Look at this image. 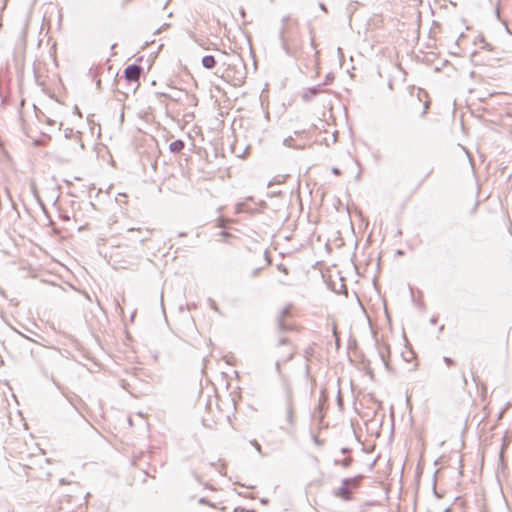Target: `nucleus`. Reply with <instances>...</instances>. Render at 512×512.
I'll list each match as a JSON object with an SVG mask.
<instances>
[{"mask_svg":"<svg viewBox=\"0 0 512 512\" xmlns=\"http://www.w3.org/2000/svg\"><path fill=\"white\" fill-rule=\"evenodd\" d=\"M297 23L292 21L290 16L282 18V27L279 32V38L282 48L286 54L293 56L297 46Z\"/></svg>","mask_w":512,"mask_h":512,"instance_id":"1","label":"nucleus"},{"mask_svg":"<svg viewBox=\"0 0 512 512\" xmlns=\"http://www.w3.org/2000/svg\"><path fill=\"white\" fill-rule=\"evenodd\" d=\"M363 479V475H357L352 478H344L341 481V486L334 492V495L344 501L352 500L354 491L358 489Z\"/></svg>","mask_w":512,"mask_h":512,"instance_id":"2","label":"nucleus"},{"mask_svg":"<svg viewBox=\"0 0 512 512\" xmlns=\"http://www.w3.org/2000/svg\"><path fill=\"white\" fill-rule=\"evenodd\" d=\"M285 417L286 425L281 426V429L291 434L294 430L295 419H294V399L290 388L285 390Z\"/></svg>","mask_w":512,"mask_h":512,"instance_id":"3","label":"nucleus"},{"mask_svg":"<svg viewBox=\"0 0 512 512\" xmlns=\"http://www.w3.org/2000/svg\"><path fill=\"white\" fill-rule=\"evenodd\" d=\"M143 68L137 64H131L124 70V75L129 82H138Z\"/></svg>","mask_w":512,"mask_h":512,"instance_id":"4","label":"nucleus"},{"mask_svg":"<svg viewBox=\"0 0 512 512\" xmlns=\"http://www.w3.org/2000/svg\"><path fill=\"white\" fill-rule=\"evenodd\" d=\"M290 308H291V305H288L285 308H283L277 317L278 328L281 332H286V331H289L292 329V327L290 325H288L284 322V319L289 317L291 314Z\"/></svg>","mask_w":512,"mask_h":512,"instance_id":"5","label":"nucleus"},{"mask_svg":"<svg viewBox=\"0 0 512 512\" xmlns=\"http://www.w3.org/2000/svg\"><path fill=\"white\" fill-rule=\"evenodd\" d=\"M128 233H131L133 234L134 232H138L139 234H142V235H138V237H128L129 240H139L141 243H144L148 240H150L151 238V234H152V231L149 230V229H145V231H143L142 229L140 228H129L127 230Z\"/></svg>","mask_w":512,"mask_h":512,"instance_id":"6","label":"nucleus"},{"mask_svg":"<svg viewBox=\"0 0 512 512\" xmlns=\"http://www.w3.org/2000/svg\"><path fill=\"white\" fill-rule=\"evenodd\" d=\"M327 400H328V396L326 394V391H325V389H322L320 392L318 406L314 410V417H318L320 420L323 419L324 416H323L322 412L324 410Z\"/></svg>","mask_w":512,"mask_h":512,"instance_id":"7","label":"nucleus"},{"mask_svg":"<svg viewBox=\"0 0 512 512\" xmlns=\"http://www.w3.org/2000/svg\"><path fill=\"white\" fill-rule=\"evenodd\" d=\"M322 85H317L306 89L302 95L304 101H310L321 92Z\"/></svg>","mask_w":512,"mask_h":512,"instance_id":"8","label":"nucleus"},{"mask_svg":"<svg viewBox=\"0 0 512 512\" xmlns=\"http://www.w3.org/2000/svg\"><path fill=\"white\" fill-rule=\"evenodd\" d=\"M217 64L216 59L212 55H206L202 58V65L206 69H213Z\"/></svg>","mask_w":512,"mask_h":512,"instance_id":"9","label":"nucleus"},{"mask_svg":"<svg viewBox=\"0 0 512 512\" xmlns=\"http://www.w3.org/2000/svg\"><path fill=\"white\" fill-rule=\"evenodd\" d=\"M378 354L385 367L388 368L387 355L389 354V347L385 345L379 346Z\"/></svg>","mask_w":512,"mask_h":512,"instance_id":"10","label":"nucleus"},{"mask_svg":"<svg viewBox=\"0 0 512 512\" xmlns=\"http://www.w3.org/2000/svg\"><path fill=\"white\" fill-rule=\"evenodd\" d=\"M184 146H185L184 142L182 140L178 139V140H175L172 143H170L169 150L172 153H180L183 150Z\"/></svg>","mask_w":512,"mask_h":512,"instance_id":"11","label":"nucleus"},{"mask_svg":"<svg viewBox=\"0 0 512 512\" xmlns=\"http://www.w3.org/2000/svg\"><path fill=\"white\" fill-rule=\"evenodd\" d=\"M283 144L287 147L294 148V149H303L305 146L304 144H299V145L295 144L294 138L291 136L285 138L283 141Z\"/></svg>","mask_w":512,"mask_h":512,"instance_id":"12","label":"nucleus"},{"mask_svg":"<svg viewBox=\"0 0 512 512\" xmlns=\"http://www.w3.org/2000/svg\"><path fill=\"white\" fill-rule=\"evenodd\" d=\"M353 462V459L351 457H346L343 460H334L335 465H341L344 468H348Z\"/></svg>","mask_w":512,"mask_h":512,"instance_id":"13","label":"nucleus"},{"mask_svg":"<svg viewBox=\"0 0 512 512\" xmlns=\"http://www.w3.org/2000/svg\"><path fill=\"white\" fill-rule=\"evenodd\" d=\"M208 303H209V306L211 307V309H213L216 312H220L216 302L212 298L208 299Z\"/></svg>","mask_w":512,"mask_h":512,"instance_id":"14","label":"nucleus"},{"mask_svg":"<svg viewBox=\"0 0 512 512\" xmlns=\"http://www.w3.org/2000/svg\"><path fill=\"white\" fill-rule=\"evenodd\" d=\"M277 269L285 274H288V269L285 265L283 264H278L277 265Z\"/></svg>","mask_w":512,"mask_h":512,"instance_id":"15","label":"nucleus"},{"mask_svg":"<svg viewBox=\"0 0 512 512\" xmlns=\"http://www.w3.org/2000/svg\"><path fill=\"white\" fill-rule=\"evenodd\" d=\"M332 330H333V335L335 336V338H336V342H337V344H338V343H339V336H338L337 327H336V324H335V323H333V328H332Z\"/></svg>","mask_w":512,"mask_h":512,"instance_id":"16","label":"nucleus"},{"mask_svg":"<svg viewBox=\"0 0 512 512\" xmlns=\"http://www.w3.org/2000/svg\"><path fill=\"white\" fill-rule=\"evenodd\" d=\"M262 270L261 267H258V268H255L252 273H251V277H257L259 275V272Z\"/></svg>","mask_w":512,"mask_h":512,"instance_id":"17","label":"nucleus"},{"mask_svg":"<svg viewBox=\"0 0 512 512\" xmlns=\"http://www.w3.org/2000/svg\"><path fill=\"white\" fill-rule=\"evenodd\" d=\"M252 444L259 453H262L261 446L256 440H254Z\"/></svg>","mask_w":512,"mask_h":512,"instance_id":"18","label":"nucleus"},{"mask_svg":"<svg viewBox=\"0 0 512 512\" xmlns=\"http://www.w3.org/2000/svg\"><path fill=\"white\" fill-rule=\"evenodd\" d=\"M279 345H287L289 344V340L285 337L279 339Z\"/></svg>","mask_w":512,"mask_h":512,"instance_id":"19","label":"nucleus"},{"mask_svg":"<svg viewBox=\"0 0 512 512\" xmlns=\"http://www.w3.org/2000/svg\"><path fill=\"white\" fill-rule=\"evenodd\" d=\"M444 361L448 366H451L454 364V361L449 357H444Z\"/></svg>","mask_w":512,"mask_h":512,"instance_id":"20","label":"nucleus"},{"mask_svg":"<svg viewBox=\"0 0 512 512\" xmlns=\"http://www.w3.org/2000/svg\"><path fill=\"white\" fill-rule=\"evenodd\" d=\"M428 108H429V102L426 101L424 104V109L422 111V116H424L427 113Z\"/></svg>","mask_w":512,"mask_h":512,"instance_id":"21","label":"nucleus"},{"mask_svg":"<svg viewBox=\"0 0 512 512\" xmlns=\"http://www.w3.org/2000/svg\"><path fill=\"white\" fill-rule=\"evenodd\" d=\"M294 352L291 350L288 356L284 359V362H287L293 358Z\"/></svg>","mask_w":512,"mask_h":512,"instance_id":"22","label":"nucleus"},{"mask_svg":"<svg viewBox=\"0 0 512 512\" xmlns=\"http://www.w3.org/2000/svg\"><path fill=\"white\" fill-rule=\"evenodd\" d=\"M332 173L335 174V175H340V170L336 167L332 168Z\"/></svg>","mask_w":512,"mask_h":512,"instance_id":"23","label":"nucleus"},{"mask_svg":"<svg viewBox=\"0 0 512 512\" xmlns=\"http://www.w3.org/2000/svg\"><path fill=\"white\" fill-rule=\"evenodd\" d=\"M330 79H333V77H330V75H327L326 77V81L324 83H322L321 85L324 86V85H327L329 83V80Z\"/></svg>","mask_w":512,"mask_h":512,"instance_id":"24","label":"nucleus"},{"mask_svg":"<svg viewBox=\"0 0 512 512\" xmlns=\"http://www.w3.org/2000/svg\"><path fill=\"white\" fill-rule=\"evenodd\" d=\"M349 452H350L349 448H342L341 449V453H343V454H346V453H349Z\"/></svg>","mask_w":512,"mask_h":512,"instance_id":"25","label":"nucleus"},{"mask_svg":"<svg viewBox=\"0 0 512 512\" xmlns=\"http://www.w3.org/2000/svg\"><path fill=\"white\" fill-rule=\"evenodd\" d=\"M319 7H320L323 11L327 12L326 6H325L323 3H320V4H319Z\"/></svg>","mask_w":512,"mask_h":512,"instance_id":"26","label":"nucleus"},{"mask_svg":"<svg viewBox=\"0 0 512 512\" xmlns=\"http://www.w3.org/2000/svg\"><path fill=\"white\" fill-rule=\"evenodd\" d=\"M199 502H200V503H208V501L206 500V498H201V499L199 500Z\"/></svg>","mask_w":512,"mask_h":512,"instance_id":"27","label":"nucleus"},{"mask_svg":"<svg viewBox=\"0 0 512 512\" xmlns=\"http://www.w3.org/2000/svg\"><path fill=\"white\" fill-rule=\"evenodd\" d=\"M276 369H277V371H279V369H280V362L279 361L276 362Z\"/></svg>","mask_w":512,"mask_h":512,"instance_id":"28","label":"nucleus"},{"mask_svg":"<svg viewBox=\"0 0 512 512\" xmlns=\"http://www.w3.org/2000/svg\"><path fill=\"white\" fill-rule=\"evenodd\" d=\"M240 13H241L242 17H245V10L244 9H241Z\"/></svg>","mask_w":512,"mask_h":512,"instance_id":"29","label":"nucleus"},{"mask_svg":"<svg viewBox=\"0 0 512 512\" xmlns=\"http://www.w3.org/2000/svg\"><path fill=\"white\" fill-rule=\"evenodd\" d=\"M280 283L283 285H288V283L286 281H280Z\"/></svg>","mask_w":512,"mask_h":512,"instance_id":"30","label":"nucleus"}]
</instances>
